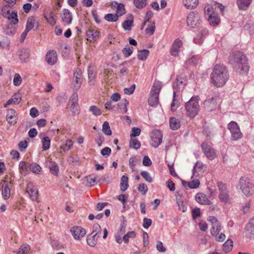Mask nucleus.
<instances>
[{
  "instance_id": "1",
  "label": "nucleus",
  "mask_w": 254,
  "mask_h": 254,
  "mask_svg": "<svg viewBox=\"0 0 254 254\" xmlns=\"http://www.w3.org/2000/svg\"><path fill=\"white\" fill-rule=\"evenodd\" d=\"M229 62L241 74L247 73L249 70L247 57L241 52H233L229 57Z\"/></svg>"
},
{
  "instance_id": "2",
  "label": "nucleus",
  "mask_w": 254,
  "mask_h": 254,
  "mask_svg": "<svg viewBox=\"0 0 254 254\" xmlns=\"http://www.w3.org/2000/svg\"><path fill=\"white\" fill-rule=\"evenodd\" d=\"M229 79L227 68L223 64H216L211 74V82L216 86H223Z\"/></svg>"
},
{
  "instance_id": "3",
  "label": "nucleus",
  "mask_w": 254,
  "mask_h": 254,
  "mask_svg": "<svg viewBox=\"0 0 254 254\" xmlns=\"http://www.w3.org/2000/svg\"><path fill=\"white\" fill-rule=\"evenodd\" d=\"M237 188H239L243 193L247 197L252 195L254 193V185L250 179L245 177H241L239 181Z\"/></svg>"
},
{
  "instance_id": "4",
  "label": "nucleus",
  "mask_w": 254,
  "mask_h": 254,
  "mask_svg": "<svg viewBox=\"0 0 254 254\" xmlns=\"http://www.w3.org/2000/svg\"><path fill=\"white\" fill-rule=\"evenodd\" d=\"M198 100V96L192 97L186 103L185 109L188 117L193 118L197 115L200 108Z\"/></svg>"
},
{
  "instance_id": "5",
  "label": "nucleus",
  "mask_w": 254,
  "mask_h": 254,
  "mask_svg": "<svg viewBox=\"0 0 254 254\" xmlns=\"http://www.w3.org/2000/svg\"><path fill=\"white\" fill-rule=\"evenodd\" d=\"M162 88V83L158 80H155L150 91V96L148 102L150 106H156L159 103V94Z\"/></svg>"
},
{
  "instance_id": "6",
  "label": "nucleus",
  "mask_w": 254,
  "mask_h": 254,
  "mask_svg": "<svg viewBox=\"0 0 254 254\" xmlns=\"http://www.w3.org/2000/svg\"><path fill=\"white\" fill-rule=\"evenodd\" d=\"M201 22L200 16L196 12L192 11L190 12L187 17V24L191 28L199 27Z\"/></svg>"
},
{
  "instance_id": "7",
  "label": "nucleus",
  "mask_w": 254,
  "mask_h": 254,
  "mask_svg": "<svg viewBox=\"0 0 254 254\" xmlns=\"http://www.w3.org/2000/svg\"><path fill=\"white\" fill-rule=\"evenodd\" d=\"M228 128L231 133L232 139L237 140L242 137L243 134L240 131V127L237 123L231 121L228 125Z\"/></svg>"
},
{
  "instance_id": "8",
  "label": "nucleus",
  "mask_w": 254,
  "mask_h": 254,
  "mask_svg": "<svg viewBox=\"0 0 254 254\" xmlns=\"http://www.w3.org/2000/svg\"><path fill=\"white\" fill-rule=\"evenodd\" d=\"M219 100V96L216 94L208 96L204 102V108L208 111H212L215 109Z\"/></svg>"
},
{
  "instance_id": "9",
  "label": "nucleus",
  "mask_w": 254,
  "mask_h": 254,
  "mask_svg": "<svg viewBox=\"0 0 254 254\" xmlns=\"http://www.w3.org/2000/svg\"><path fill=\"white\" fill-rule=\"evenodd\" d=\"M82 81V71L80 68H77L74 73L72 80L74 89L78 90L80 88Z\"/></svg>"
},
{
  "instance_id": "10",
  "label": "nucleus",
  "mask_w": 254,
  "mask_h": 254,
  "mask_svg": "<svg viewBox=\"0 0 254 254\" xmlns=\"http://www.w3.org/2000/svg\"><path fill=\"white\" fill-rule=\"evenodd\" d=\"M163 135L161 131L158 129L152 131L151 133V145L154 147H157L162 142Z\"/></svg>"
},
{
  "instance_id": "11",
  "label": "nucleus",
  "mask_w": 254,
  "mask_h": 254,
  "mask_svg": "<svg viewBox=\"0 0 254 254\" xmlns=\"http://www.w3.org/2000/svg\"><path fill=\"white\" fill-rule=\"evenodd\" d=\"M209 221L211 222L212 227L211 234L214 236H217L221 230V227L217 219L214 216H209Z\"/></svg>"
},
{
  "instance_id": "12",
  "label": "nucleus",
  "mask_w": 254,
  "mask_h": 254,
  "mask_svg": "<svg viewBox=\"0 0 254 254\" xmlns=\"http://www.w3.org/2000/svg\"><path fill=\"white\" fill-rule=\"evenodd\" d=\"M70 231L75 240H80L86 233V230L80 226L72 227Z\"/></svg>"
},
{
  "instance_id": "13",
  "label": "nucleus",
  "mask_w": 254,
  "mask_h": 254,
  "mask_svg": "<svg viewBox=\"0 0 254 254\" xmlns=\"http://www.w3.org/2000/svg\"><path fill=\"white\" fill-rule=\"evenodd\" d=\"M201 148L206 157L209 160H213L216 157L214 149L206 143H202Z\"/></svg>"
},
{
  "instance_id": "14",
  "label": "nucleus",
  "mask_w": 254,
  "mask_h": 254,
  "mask_svg": "<svg viewBox=\"0 0 254 254\" xmlns=\"http://www.w3.org/2000/svg\"><path fill=\"white\" fill-rule=\"evenodd\" d=\"M18 118L15 110L8 109L7 110L6 121L11 125H14L17 123Z\"/></svg>"
},
{
  "instance_id": "15",
  "label": "nucleus",
  "mask_w": 254,
  "mask_h": 254,
  "mask_svg": "<svg viewBox=\"0 0 254 254\" xmlns=\"http://www.w3.org/2000/svg\"><path fill=\"white\" fill-rule=\"evenodd\" d=\"M182 41L179 39H176L173 42L170 49L171 55L174 57L177 56L178 55L179 52H180V49L181 47H182Z\"/></svg>"
},
{
  "instance_id": "16",
  "label": "nucleus",
  "mask_w": 254,
  "mask_h": 254,
  "mask_svg": "<svg viewBox=\"0 0 254 254\" xmlns=\"http://www.w3.org/2000/svg\"><path fill=\"white\" fill-rule=\"evenodd\" d=\"M246 235L251 239H254V216L246 225Z\"/></svg>"
},
{
  "instance_id": "17",
  "label": "nucleus",
  "mask_w": 254,
  "mask_h": 254,
  "mask_svg": "<svg viewBox=\"0 0 254 254\" xmlns=\"http://www.w3.org/2000/svg\"><path fill=\"white\" fill-rule=\"evenodd\" d=\"M206 166L200 161H197L192 169V177L199 176V172H203L206 170Z\"/></svg>"
},
{
  "instance_id": "18",
  "label": "nucleus",
  "mask_w": 254,
  "mask_h": 254,
  "mask_svg": "<svg viewBox=\"0 0 254 254\" xmlns=\"http://www.w3.org/2000/svg\"><path fill=\"white\" fill-rule=\"evenodd\" d=\"M26 191L33 200H36L37 199L38 194V190L37 189L33 186V184L31 183L28 184Z\"/></svg>"
},
{
  "instance_id": "19",
  "label": "nucleus",
  "mask_w": 254,
  "mask_h": 254,
  "mask_svg": "<svg viewBox=\"0 0 254 254\" xmlns=\"http://www.w3.org/2000/svg\"><path fill=\"white\" fill-rule=\"evenodd\" d=\"M46 60L50 65H54L57 61V54L54 50H50L46 55Z\"/></svg>"
},
{
  "instance_id": "20",
  "label": "nucleus",
  "mask_w": 254,
  "mask_h": 254,
  "mask_svg": "<svg viewBox=\"0 0 254 254\" xmlns=\"http://www.w3.org/2000/svg\"><path fill=\"white\" fill-rule=\"evenodd\" d=\"M196 201L203 205H210L211 201L208 199L206 195L203 193H197L195 196Z\"/></svg>"
},
{
  "instance_id": "21",
  "label": "nucleus",
  "mask_w": 254,
  "mask_h": 254,
  "mask_svg": "<svg viewBox=\"0 0 254 254\" xmlns=\"http://www.w3.org/2000/svg\"><path fill=\"white\" fill-rule=\"evenodd\" d=\"M61 18L62 21L67 24H70L72 22V14L67 9L64 8L63 10V12L61 14Z\"/></svg>"
},
{
  "instance_id": "22",
  "label": "nucleus",
  "mask_w": 254,
  "mask_h": 254,
  "mask_svg": "<svg viewBox=\"0 0 254 254\" xmlns=\"http://www.w3.org/2000/svg\"><path fill=\"white\" fill-rule=\"evenodd\" d=\"M100 235H97V233L91 232V233L87 237L86 241L88 245L90 247H94L97 244V241Z\"/></svg>"
},
{
  "instance_id": "23",
  "label": "nucleus",
  "mask_w": 254,
  "mask_h": 254,
  "mask_svg": "<svg viewBox=\"0 0 254 254\" xmlns=\"http://www.w3.org/2000/svg\"><path fill=\"white\" fill-rule=\"evenodd\" d=\"M133 16L131 14L128 15L127 19L124 21L122 26L125 30L130 31L133 26Z\"/></svg>"
},
{
  "instance_id": "24",
  "label": "nucleus",
  "mask_w": 254,
  "mask_h": 254,
  "mask_svg": "<svg viewBox=\"0 0 254 254\" xmlns=\"http://www.w3.org/2000/svg\"><path fill=\"white\" fill-rule=\"evenodd\" d=\"M99 32L96 30L89 29L86 32L87 40L89 41H95L99 37Z\"/></svg>"
},
{
  "instance_id": "25",
  "label": "nucleus",
  "mask_w": 254,
  "mask_h": 254,
  "mask_svg": "<svg viewBox=\"0 0 254 254\" xmlns=\"http://www.w3.org/2000/svg\"><path fill=\"white\" fill-rule=\"evenodd\" d=\"M10 184L4 182L2 186L1 192L2 196L4 199H8L10 196Z\"/></svg>"
},
{
  "instance_id": "26",
  "label": "nucleus",
  "mask_w": 254,
  "mask_h": 254,
  "mask_svg": "<svg viewBox=\"0 0 254 254\" xmlns=\"http://www.w3.org/2000/svg\"><path fill=\"white\" fill-rule=\"evenodd\" d=\"M21 100L20 94L19 93L15 94L6 102V104L4 105V107L6 108L7 105L11 104H17L20 102Z\"/></svg>"
},
{
  "instance_id": "27",
  "label": "nucleus",
  "mask_w": 254,
  "mask_h": 254,
  "mask_svg": "<svg viewBox=\"0 0 254 254\" xmlns=\"http://www.w3.org/2000/svg\"><path fill=\"white\" fill-rule=\"evenodd\" d=\"M208 20L210 25L212 26L217 25L219 22L218 14L215 12L211 13L208 16Z\"/></svg>"
},
{
  "instance_id": "28",
  "label": "nucleus",
  "mask_w": 254,
  "mask_h": 254,
  "mask_svg": "<svg viewBox=\"0 0 254 254\" xmlns=\"http://www.w3.org/2000/svg\"><path fill=\"white\" fill-rule=\"evenodd\" d=\"M4 17L6 18L10 21L9 24H16L19 21L17 12L15 11L9 13Z\"/></svg>"
},
{
  "instance_id": "29",
  "label": "nucleus",
  "mask_w": 254,
  "mask_h": 254,
  "mask_svg": "<svg viewBox=\"0 0 254 254\" xmlns=\"http://www.w3.org/2000/svg\"><path fill=\"white\" fill-rule=\"evenodd\" d=\"M251 2L252 0H237V4L240 9L246 10Z\"/></svg>"
},
{
  "instance_id": "30",
  "label": "nucleus",
  "mask_w": 254,
  "mask_h": 254,
  "mask_svg": "<svg viewBox=\"0 0 254 254\" xmlns=\"http://www.w3.org/2000/svg\"><path fill=\"white\" fill-rule=\"evenodd\" d=\"M128 187V178L126 175H123L121 177L120 188L122 191H126Z\"/></svg>"
},
{
  "instance_id": "31",
  "label": "nucleus",
  "mask_w": 254,
  "mask_h": 254,
  "mask_svg": "<svg viewBox=\"0 0 254 254\" xmlns=\"http://www.w3.org/2000/svg\"><path fill=\"white\" fill-rule=\"evenodd\" d=\"M35 22V20L33 17H29L27 19L25 30L29 31L32 29H34L35 25L36 24V29L37 28L38 24Z\"/></svg>"
},
{
  "instance_id": "32",
  "label": "nucleus",
  "mask_w": 254,
  "mask_h": 254,
  "mask_svg": "<svg viewBox=\"0 0 254 254\" xmlns=\"http://www.w3.org/2000/svg\"><path fill=\"white\" fill-rule=\"evenodd\" d=\"M30 249L31 248L29 245L24 244L20 246L18 251L14 252L17 254H29Z\"/></svg>"
},
{
  "instance_id": "33",
  "label": "nucleus",
  "mask_w": 254,
  "mask_h": 254,
  "mask_svg": "<svg viewBox=\"0 0 254 254\" xmlns=\"http://www.w3.org/2000/svg\"><path fill=\"white\" fill-rule=\"evenodd\" d=\"M30 169V164L24 161H21L19 164V172L22 174H26Z\"/></svg>"
},
{
  "instance_id": "34",
  "label": "nucleus",
  "mask_w": 254,
  "mask_h": 254,
  "mask_svg": "<svg viewBox=\"0 0 254 254\" xmlns=\"http://www.w3.org/2000/svg\"><path fill=\"white\" fill-rule=\"evenodd\" d=\"M180 122L178 119L172 117L170 119V127L173 130H176L180 127Z\"/></svg>"
},
{
  "instance_id": "35",
  "label": "nucleus",
  "mask_w": 254,
  "mask_h": 254,
  "mask_svg": "<svg viewBox=\"0 0 254 254\" xmlns=\"http://www.w3.org/2000/svg\"><path fill=\"white\" fill-rule=\"evenodd\" d=\"M183 3L187 8L192 9L197 5L198 0H183Z\"/></svg>"
},
{
  "instance_id": "36",
  "label": "nucleus",
  "mask_w": 254,
  "mask_h": 254,
  "mask_svg": "<svg viewBox=\"0 0 254 254\" xmlns=\"http://www.w3.org/2000/svg\"><path fill=\"white\" fill-rule=\"evenodd\" d=\"M182 184L185 187H186V185L187 184L190 189H196L199 187L200 182L198 180H193L190 182H186L185 181H182Z\"/></svg>"
},
{
  "instance_id": "37",
  "label": "nucleus",
  "mask_w": 254,
  "mask_h": 254,
  "mask_svg": "<svg viewBox=\"0 0 254 254\" xmlns=\"http://www.w3.org/2000/svg\"><path fill=\"white\" fill-rule=\"evenodd\" d=\"M19 56L21 61L26 62L29 57V54L27 49H23L19 51Z\"/></svg>"
},
{
  "instance_id": "38",
  "label": "nucleus",
  "mask_w": 254,
  "mask_h": 254,
  "mask_svg": "<svg viewBox=\"0 0 254 254\" xmlns=\"http://www.w3.org/2000/svg\"><path fill=\"white\" fill-rule=\"evenodd\" d=\"M199 58L195 55L190 56L188 59L186 61L187 65H195L198 62Z\"/></svg>"
},
{
  "instance_id": "39",
  "label": "nucleus",
  "mask_w": 254,
  "mask_h": 254,
  "mask_svg": "<svg viewBox=\"0 0 254 254\" xmlns=\"http://www.w3.org/2000/svg\"><path fill=\"white\" fill-rule=\"evenodd\" d=\"M56 16V13H55L53 12H51L49 14V17L45 15V18L51 26H54L56 23V19L55 18Z\"/></svg>"
},
{
  "instance_id": "40",
  "label": "nucleus",
  "mask_w": 254,
  "mask_h": 254,
  "mask_svg": "<svg viewBox=\"0 0 254 254\" xmlns=\"http://www.w3.org/2000/svg\"><path fill=\"white\" fill-rule=\"evenodd\" d=\"M14 24H8L4 29V33L8 35L12 36L16 32V28L13 26Z\"/></svg>"
},
{
  "instance_id": "41",
  "label": "nucleus",
  "mask_w": 254,
  "mask_h": 254,
  "mask_svg": "<svg viewBox=\"0 0 254 254\" xmlns=\"http://www.w3.org/2000/svg\"><path fill=\"white\" fill-rule=\"evenodd\" d=\"M51 165L49 167L50 172L54 175L57 176L59 172V168L57 163L54 162H50Z\"/></svg>"
},
{
  "instance_id": "42",
  "label": "nucleus",
  "mask_w": 254,
  "mask_h": 254,
  "mask_svg": "<svg viewBox=\"0 0 254 254\" xmlns=\"http://www.w3.org/2000/svg\"><path fill=\"white\" fill-rule=\"evenodd\" d=\"M129 145L130 147L137 150L140 147L141 144L137 139L130 138Z\"/></svg>"
},
{
  "instance_id": "43",
  "label": "nucleus",
  "mask_w": 254,
  "mask_h": 254,
  "mask_svg": "<svg viewBox=\"0 0 254 254\" xmlns=\"http://www.w3.org/2000/svg\"><path fill=\"white\" fill-rule=\"evenodd\" d=\"M233 244L232 240L228 239L223 245V251L225 253L229 252L232 249Z\"/></svg>"
},
{
  "instance_id": "44",
  "label": "nucleus",
  "mask_w": 254,
  "mask_h": 254,
  "mask_svg": "<svg viewBox=\"0 0 254 254\" xmlns=\"http://www.w3.org/2000/svg\"><path fill=\"white\" fill-rule=\"evenodd\" d=\"M42 148L44 150H47L49 149L51 144V140L48 136L43 137L42 140Z\"/></svg>"
},
{
  "instance_id": "45",
  "label": "nucleus",
  "mask_w": 254,
  "mask_h": 254,
  "mask_svg": "<svg viewBox=\"0 0 254 254\" xmlns=\"http://www.w3.org/2000/svg\"><path fill=\"white\" fill-rule=\"evenodd\" d=\"M176 91H174L173 92V100L171 103V110L172 111H175L177 110L179 106V101L176 98Z\"/></svg>"
},
{
  "instance_id": "46",
  "label": "nucleus",
  "mask_w": 254,
  "mask_h": 254,
  "mask_svg": "<svg viewBox=\"0 0 254 254\" xmlns=\"http://www.w3.org/2000/svg\"><path fill=\"white\" fill-rule=\"evenodd\" d=\"M149 53L148 50L144 49L138 52L137 54L138 58L141 61H144L147 59Z\"/></svg>"
},
{
  "instance_id": "47",
  "label": "nucleus",
  "mask_w": 254,
  "mask_h": 254,
  "mask_svg": "<svg viewBox=\"0 0 254 254\" xmlns=\"http://www.w3.org/2000/svg\"><path fill=\"white\" fill-rule=\"evenodd\" d=\"M30 170L35 174H39L41 171V167L36 163H32L30 164Z\"/></svg>"
},
{
  "instance_id": "48",
  "label": "nucleus",
  "mask_w": 254,
  "mask_h": 254,
  "mask_svg": "<svg viewBox=\"0 0 254 254\" xmlns=\"http://www.w3.org/2000/svg\"><path fill=\"white\" fill-rule=\"evenodd\" d=\"M147 0H134L133 3L135 6L138 9H142L146 5Z\"/></svg>"
},
{
  "instance_id": "49",
  "label": "nucleus",
  "mask_w": 254,
  "mask_h": 254,
  "mask_svg": "<svg viewBox=\"0 0 254 254\" xmlns=\"http://www.w3.org/2000/svg\"><path fill=\"white\" fill-rule=\"evenodd\" d=\"M73 145V142L71 140L68 139L66 140L64 144L61 146V149L64 151H68L71 149Z\"/></svg>"
},
{
  "instance_id": "50",
  "label": "nucleus",
  "mask_w": 254,
  "mask_h": 254,
  "mask_svg": "<svg viewBox=\"0 0 254 254\" xmlns=\"http://www.w3.org/2000/svg\"><path fill=\"white\" fill-rule=\"evenodd\" d=\"M102 131L107 135H111L112 134V130L108 122H105L103 123Z\"/></svg>"
},
{
  "instance_id": "51",
  "label": "nucleus",
  "mask_w": 254,
  "mask_h": 254,
  "mask_svg": "<svg viewBox=\"0 0 254 254\" xmlns=\"http://www.w3.org/2000/svg\"><path fill=\"white\" fill-rule=\"evenodd\" d=\"M118 15L117 14L109 13L105 16V19L110 22H116L118 20Z\"/></svg>"
},
{
  "instance_id": "52",
  "label": "nucleus",
  "mask_w": 254,
  "mask_h": 254,
  "mask_svg": "<svg viewBox=\"0 0 254 254\" xmlns=\"http://www.w3.org/2000/svg\"><path fill=\"white\" fill-rule=\"evenodd\" d=\"M219 198L222 202H228V201L229 200V195L228 191L220 192Z\"/></svg>"
},
{
  "instance_id": "53",
  "label": "nucleus",
  "mask_w": 254,
  "mask_h": 254,
  "mask_svg": "<svg viewBox=\"0 0 254 254\" xmlns=\"http://www.w3.org/2000/svg\"><path fill=\"white\" fill-rule=\"evenodd\" d=\"M186 81L185 79H184L181 77H177L175 85H174V89L175 91L176 88H180L182 85H184V82Z\"/></svg>"
},
{
  "instance_id": "54",
  "label": "nucleus",
  "mask_w": 254,
  "mask_h": 254,
  "mask_svg": "<svg viewBox=\"0 0 254 254\" xmlns=\"http://www.w3.org/2000/svg\"><path fill=\"white\" fill-rule=\"evenodd\" d=\"M68 105L70 106V111L72 113V115L75 116L79 114V109L78 104H70Z\"/></svg>"
},
{
  "instance_id": "55",
  "label": "nucleus",
  "mask_w": 254,
  "mask_h": 254,
  "mask_svg": "<svg viewBox=\"0 0 254 254\" xmlns=\"http://www.w3.org/2000/svg\"><path fill=\"white\" fill-rule=\"evenodd\" d=\"M133 51V48L132 47L128 46L127 47H125L122 50V52L124 55L126 57H128L130 56Z\"/></svg>"
},
{
  "instance_id": "56",
  "label": "nucleus",
  "mask_w": 254,
  "mask_h": 254,
  "mask_svg": "<svg viewBox=\"0 0 254 254\" xmlns=\"http://www.w3.org/2000/svg\"><path fill=\"white\" fill-rule=\"evenodd\" d=\"M116 12H117L116 14H117V15H119V16H122L123 14H124L126 12L124 4L123 3H120L117 8Z\"/></svg>"
},
{
  "instance_id": "57",
  "label": "nucleus",
  "mask_w": 254,
  "mask_h": 254,
  "mask_svg": "<svg viewBox=\"0 0 254 254\" xmlns=\"http://www.w3.org/2000/svg\"><path fill=\"white\" fill-rule=\"evenodd\" d=\"M13 84L16 86H19L22 82V78L18 73H15L13 78Z\"/></svg>"
},
{
  "instance_id": "58",
  "label": "nucleus",
  "mask_w": 254,
  "mask_h": 254,
  "mask_svg": "<svg viewBox=\"0 0 254 254\" xmlns=\"http://www.w3.org/2000/svg\"><path fill=\"white\" fill-rule=\"evenodd\" d=\"M137 189L138 190L141 192L143 195L145 194L148 190L147 186L144 183L139 184L138 186Z\"/></svg>"
},
{
  "instance_id": "59",
  "label": "nucleus",
  "mask_w": 254,
  "mask_h": 254,
  "mask_svg": "<svg viewBox=\"0 0 254 254\" xmlns=\"http://www.w3.org/2000/svg\"><path fill=\"white\" fill-rule=\"evenodd\" d=\"M140 133L141 129L139 128L133 127L131 128V133L130 135V138L139 136Z\"/></svg>"
},
{
  "instance_id": "60",
  "label": "nucleus",
  "mask_w": 254,
  "mask_h": 254,
  "mask_svg": "<svg viewBox=\"0 0 254 254\" xmlns=\"http://www.w3.org/2000/svg\"><path fill=\"white\" fill-rule=\"evenodd\" d=\"M140 175L147 182L149 183L152 182V178L148 172L145 171H142Z\"/></svg>"
},
{
  "instance_id": "61",
  "label": "nucleus",
  "mask_w": 254,
  "mask_h": 254,
  "mask_svg": "<svg viewBox=\"0 0 254 254\" xmlns=\"http://www.w3.org/2000/svg\"><path fill=\"white\" fill-rule=\"evenodd\" d=\"M208 33V30L203 27L202 26H200L199 27V28H198V36L200 38H201L202 37L206 35Z\"/></svg>"
},
{
  "instance_id": "62",
  "label": "nucleus",
  "mask_w": 254,
  "mask_h": 254,
  "mask_svg": "<svg viewBox=\"0 0 254 254\" xmlns=\"http://www.w3.org/2000/svg\"><path fill=\"white\" fill-rule=\"evenodd\" d=\"M155 22H153L148 27L145 29L146 33L152 35L155 31Z\"/></svg>"
},
{
  "instance_id": "63",
  "label": "nucleus",
  "mask_w": 254,
  "mask_h": 254,
  "mask_svg": "<svg viewBox=\"0 0 254 254\" xmlns=\"http://www.w3.org/2000/svg\"><path fill=\"white\" fill-rule=\"evenodd\" d=\"M12 7L7 5V4L4 5L1 8V13L3 17L7 16L9 13H10V8Z\"/></svg>"
},
{
  "instance_id": "64",
  "label": "nucleus",
  "mask_w": 254,
  "mask_h": 254,
  "mask_svg": "<svg viewBox=\"0 0 254 254\" xmlns=\"http://www.w3.org/2000/svg\"><path fill=\"white\" fill-rule=\"evenodd\" d=\"M77 102H78V95H77V93H73L69 100L68 104H78Z\"/></svg>"
}]
</instances>
